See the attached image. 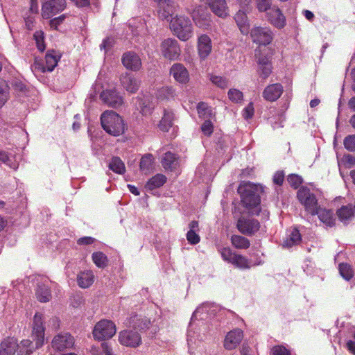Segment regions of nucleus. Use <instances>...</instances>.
I'll return each instance as SVG.
<instances>
[{"label":"nucleus","instance_id":"17","mask_svg":"<svg viewBox=\"0 0 355 355\" xmlns=\"http://www.w3.org/2000/svg\"><path fill=\"white\" fill-rule=\"evenodd\" d=\"M101 99L108 106L117 108L123 104V98L115 89H106L100 95Z\"/></svg>","mask_w":355,"mask_h":355},{"label":"nucleus","instance_id":"25","mask_svg":"<svg viewBox=\"0 0 355 355\" xmlns=\"http://www.w3.org/2000/svg\"><path fill=\"white\" fill-rule=\"evenodd\" d=\"M206 3L211 11L219 17L224 18L227 15L225 0H206Z\"/></svg>","mask_w":355,"mask_h":355},{"label":"nucleus","instance_id":"16","mask_svg":"<svg viewBox=\"0 0 355 355\" xmlns=\"http://www.w3.org/2000/svg\"><path fill=\"white\" fill-rule=\"evenodd\" d=\"M119 340L121 344L136 347L141 343V338L139 334L133 330H124L119 334Z\"/></svg>","mask_w":355,"mask_h":355},{"label":"nucleus","instance_id":"38","mask_svg":"<svg viewBox=\"0 0 355 355\" xmlns=\"http://www.w3.org/2000/svg\"><path fill=\"white\" fill-rule=\"evenodd\" d=\"M231 242L233 246L237 249H248L250 246V240L241 235H232Z\"/></svg>","mask_w":355,"mask_h":355},{"label":"nucleus","instance_id":"34","mask_svg":"<svg viewBox=\"0 0 355 355\" xmlns=\"http://www.w3.org/2000/svg\"><path fill=\"white\" fill-rule=\"evenodd\" d=\"M302 241V236L300 231L297 228L293 229L288 237L286 238L283 242V247L291 248L300 243Z\"/></svg>","mask_w":355,"mask_h":355},{"label":"nucleus","instance_id":"50","mask_svg":"<svg viewBox=\"0 0 355 355\" xmlns=\"http://www.w3.org/2000/svg\"><path fill=\"white\" fill-rule=\"evenodd\" d=\"M228 97L233 102L239 103L243 100V93L236 89H230L228 91Z\"/></svg>","mask_w":355,"mask_h":355},{"label":"nucleus","instance_id":"7","mask_svg":"<svg viewBox=\"0 0 355 355\" xmlns=\"http://www.w3.org/2000/svg\"><path fill=\"white\" fill-rule=\"evenodd\" d=\"M249 33L252 42L259 45H268L273 40L274 34L268 26H254Z\"/></svg>","mask_w":355,"mask_h":355},{"label":"nucleus","instance_id":"51","mask_svg":"<svg viewBox=\"0 0 355 355\" xmlns=\"http://www.w3.org/2000/svg\"><path fill=\"white\" fill-rule=\"evenodd\" d=\"M34 38L35 40L37 47L39 51H44L45 49L44 37L42 31H36L34 33Z\"/></svg>","mask_w":355,"mask_h":355},{"label":"nucleus","instance_id":"6","mask_svg":"<svg viewBox=\"0 0 355 355\" xmlns=\"http://www.w3.org/2000/svg\"><path fill=\"white\" fill-rule=\"evenodd\" d=\"M116 334L114 322L107 320H102L97 322L93 330V336L96 340H105L111 338Z\"/></svg>","mask_w":355,"mask_h":355},{"label":"nucleus","instance_id":"62","mask_svg":"<svg viewBox=\"0 0 355 355\" xmlns=\"http://www.w3.org/2000/svg\"><path fill=\"white\" fill-rule=\"evenodd\" d=\"M95 241H96V239L93 237L85 236V237L80 238L77 241V243L78 245H91L93 243H94Z\"/></svg>","mask_w":355,"mask_h":355},{"label":"nucleus","instance_id":"15","mask_svg":"<svg viewBox=\"0 0 355 355\" xmlns=\"http://www.w3.org/2000/svg\"><path fill=\"white\" fill-rule=\"evenodd\" d=\"M266 19L270 24L278 29L283 28L286 24V17L276 6H273L266 12Z\"/></svg>","mask_w":355,"mask_h":355},{"label":"nucleus","instance_id":"11","mask_svg":"<svg viewBox=\"0 0 355 355\" xmlns=\"http://www.w3.org/2000/svg\"><path fill=\"white\" fill-rule=\"evenodd\" d=\"M45 328L43 324L42 315L36 313L33 318L32 338L37 342V347H41L44 342Z\"/></svg>","mask_w":355,"mask_h":355},{"label":"nucleus","instance_id":"58","mask_svg":"<svg viewBox=\"0 0 355 355\" xmlns=\"http://www.w3.org/2000/svg\"><path fill=\"white\" fill-rule=\"evenodd\" d=\"M254 112L253 103L251 102L243 110V116L245 119H251L254 115Z\"/></svg>","mask_w":355,"mask_h":355},{"label":"nucleus","instance_id":"3","mask_svg":"<svg viewBox=\"0 0 355 355\" xmlns=\"http://www.w3.org/2000/svg\"><path fill=\"white\" fill-rule=\"evenodd\" d=\"M170 28L180 40L186 41L192 34V24L189 18L180 16L171 19Z\"/></svg>","mask_w":355,"mask_h":355},{"label":"nucleus","instance_id":"35","mask_svg":"<svg viewBox=\"0 0 355 355\" xmlns=\"http://www.w3.org/2000/svg\"><path fill=\"white\" fill-rule=\"evenodd\" d=\"M173 113L168 110H164V116L159 124V129L163 132H168L173 125Z\"/></svg>","mask_w":355,"mask_h":355},{"label":"nucleus","instance_id":"32","mask_svg":"<svg viewBox=\"0 0 355 355\" xmlns=\"http://www.w3.org/2000/svg\"><path fill=\"white\" fill-rule=\"evenodd\" d=\"M162 164L165 169L175 171L178 166V157L175 154L167 152L162 160Z\"/></svg>","mask_w":355,"mask_h":355},{"label":"nucleus","instance_id":"39","mask_svg":"<svg viewBox=\"0 0 355 355\" xmlns=\"http://www.w3.org/2000/svg\"><path fill=\"white\" fill-rule=\"evenodd\" d=\"M211 40L207 35H201V59L206 58L211 52Z\"/></svg>","mask_w":355,"mask_h":355},{"label":"nucleus","instance_id":"52","mask_svg":"<svg viewBox=\"0 0 355 355\" xmlns=\"http://www.w3.org/2000/svg\"><path fill=\"white\" fill-rule=\"evenodd\" d=\"M343 144L345 148L350 151V152H354L355 151V135H351L347 136L343 141Z\"/></svg>","mask_w":355,"mask_h":355},{"label":"nucleus","instance_id":"60","mask_svg":"<svg viewBox=\"0 0 355 355\" xmlns=\"http://www.w3.org/2000/svg\"><path fill=\"white\" fill-rule=\"evenodd\" d=\"M65 15H62L58 17L53 18L50 21V26L51 28L58 30V27L63 22L65 19Z\"/></svg>","mask_w":355,"mask_h":355},{"label":"nucleus","instance_id":"23","mask_svg":"<svg viewBox=\"0 0 355 355\" xmlns=\"http://www.w3.org/2000/svg\"><path fill=\"white\" fill-rule=\"evenodd\" d=\"M170 74L180 83H186L189 80V73L182 64H174L171 69Z\"/></svg>","mask_w":355,"mask_h":355},{"label":"nucleus","instance_id":"42","mask_svg":"<svg viewBox=\"0 0 355 355\" xmlns=\"http://www.w3.org/2000/svg\"><path fill=\"white\" fill-rule=\"evenodd\" d=\"M10 86L8 81L0 80V107H1L9 98Z\"/></svg>","mask_w":355,"mask_h":355},{"label":"nucleus","instance_id":"41","mask_svg":"<svg viewBox=\"0 0 355 355\" xmlns=\"http://www.w3.org/2000/svg\"><path fill=\"white\" fill-rule=\"evenodd\" d=\"M340 275L346 281H349L354 277V269L352 266L346 263H341L338 265Z\"/></svg>","mask_w":355,"mask_h":355},{"label":"nucleus","instance_id":"64","mask_svg":"<svg viewBox=\"0 0 355 355\" xmlns=\"http://www.w3.org/2000/svg\"><path fill=\"white\" fill-rule=\"evenodd\" d=\"M191 17L196 24L200 23V9L196 7L193 10Z\"/></svg>","mask_w":355,"mask_h":355},{"label":"nucleus","instance_id":"33","mask_svg":"<svg viewBox=\"0 0 355 355\" xmlns=\"http://www.w3.org/2000/svg\"><path fill=\"white\" fill-rule=\"evenodd\" d=\"M94 277V276L91 270L80 272L77 277L78 284L83 288H88L93 284Z\"/></svg>","mask_w":355,"mask_h":355},{"label":"nucleus","instance_id":"24","mask_svg":"<svg viewBox=\"0 0 355 355\" xmlns=\"http://www.w3.org/2000/svg\"><path fill=\"white\" fill-rule=\"evenodd\" d=\"M18 343L15 338L7 337L0 344V355H15Z\"/></svg>","mask_w":355,"mask_h":355},{"label":"nucleus","instance_id":"36","mask_svg":"<svg viewBox=\"0 0 355 355\" xmlns=\"http://www.w3.org/2000/svg\"><path fill=\"white\" fill-rule=\"evenodd\" d=\"M166 182V178L162 174H157L151 178L146 183L145 187L148 190H153L162 187Z\"/></svg>","mask_w":355,"mask_h":355},{"label":"nucleus","instance_id":"8","mask_svg":"<svg viewBox=\"0 0 355 355\" xmlns=\"http://www.w3.org/2000/svg\"><path fill=\"white\" fill-rule=\"evenodd\" d=\"M60 58V56L56 55L54 50H49L45 56V64L42 60H35L33 65V70L42 73L51 72L57 66Z\"/></svg>","mask_w":355,"mask_h":355},{"label":"nucleus","instance_id":"53","mask_svg":"<svg viewBox=\"0 0 355 355\" xmlns=\"http://www.w3.org/2000/svg\"><path fill=\"white\" fill-rule=\"evenodd\" d=\"M270 355H291V352L283 345H275L271 349Z\"/></svg>","mask_w":355,"mask_h":355},{"label":"nucleus","instance_id":"13","mask_svg":"<svg viewBox=\"0 0 355 355\" xmlns=\"http://www.w3.org/2000/svg\"><path fill=\"white\" fill-rule=\"evenodd\" d=\"M65 7V0H48L42 5V17L44 19H49L53 15L62 11Z\"/></svg>","mask_w":355,"mask_h":355},{"label":"nucleus","instance_id":"55","mask_svg":"<svg viewBox=\"0 0 355 355\" xmlns=\"http://www.w3.org/2000/svg\"><path fill=\"white\" fill-rule=\"evenodd\" d=\"M272 0H257V8L259 12H267L272 6H271Z\"/></svg>","mask_w":355,"mask_h":355},{"label":"nucleus","instance_id":"19","mask_svg":"<svg viewBox=\"0 0 355 355\" xmlns=\"http://www.w3.org/2000/svg\"><path fill=\"white\" fill-rule=\"evenodd\" d=\"M123 66L129 70L137 71L141 67V60L139 56L135 52L128 51L124 53L122 58Z\"/></svg>","mask_w":355,"mask_h":355},{"label":"nucleus","instance_id":"56","mask_svg":"<svg viewBox=\"0 0 355 355\" xmlns=\"http://www.w3.org/2000/svg\"><path fill=\"white\" fill-rule=\"evenodd\" d=\"M221 256L223 260L232 263L233 260V257L236 253L233 252L230 248H224L221 250Z\"/></svg>","mask_w":355,"mask_h":355},{"label":"nucleus","instance_id":"30","mask_svg":"<svg viewBox=\"0 0 355 355\" xmlns=\"http://www.w3.org/2000/svg\"><path fill=\"white\" fill-rule=\"evenodd\" d=\"M35 295L40 302H49L51 298L50 288L43 283H39L35 291Z\"/></svg>","mask_w":355,"mask_h":355},{"label":"nucleus","instance_id":"22","mask_svg":"<svg viewBox=\"0 0 355 355\" xmlns=\"http://www.w3.org/2000/svg\"><path fill=\"white\" fill-rule=\"evenodd\" d=\"M258 72L259 76L266 79L272 73V67L270 58L260 55L257 58Z\"/></svg>","mask_w":355,"mask_h":355},{"label":"nucleus","instance_id":"1","mask_svg":"<svg viewBox=\"0 0 355 355\" xmlns=\"http://www.w3.org/2000/svg\"><path fill=\"white\" fill-rule=\"evenodd\" d=\"M262 191L261 185L250 182L241 184L238 188V193L240 194L243 206L249 210L258 207L256 215H259L261 211L259 207L261 203L260 194Z\"/></svg>","mask_w":355,"mask_h":355},{"label":"nucleus","instance_id":"21","mask_svg":"<svg viewBox=\"0 0 355 355\" xmlns=\"http://www.w3.org/2000/svg\"><path fill=\"white\" fill-rule=\"evenodd\" d=\"M120 81L123 88L132 94L137 92L140 86V81L128 72L121 76Z\"/></svg>","mask_w":355,"mask_h":355},{"label":"nucleus","instance_id":"63","mask_svg":"<svg viewBox=\"0 0 355 355\" xmlns=\"http://www.w3.org/2000/svg\"><path fill=\"white\" fill-rule=\"evenodd\" d=\"M78 8H86L90 6L89 0H71Z\"/></svg>","mask_w":355,"mask_h":355},{"label":"nucleus","instance_id":"2","mask_svg":"<svg viewBox=\"0 0 355 355\" xmlns=\"http://www.w3.org/2000/svg\"><path fill=\"white\" fill-rule=\"evenodd\" d=\"M101 123L103 129L110 135L116 137L124 132L123 120L116 112H104L101 117Z\"/></svg>","mask_w":355,"mask_h":355},{"label":"nucleus","instance_id":"18","mask_svg":"<svg viewBox=\"0 0 355 355\" xmlns=\"http://www.w3.org/2000/svg\"><path fill=\"white\" fill-rule=\"evenodd\" d=\"M243 338V331L238 328L234 329L226 335L224 340V347L227 350H232L236 348Z\"/></svg>","mask_w":355,"mask_h":355},{"label":"nucleus","instance_id":"37","mask_svg":"<svg viewBox=\"0 0 355 355\" xmlns=\"http://www.w3.org/2000/svg\"><path fill=\"white\" fill-rule=\"evenodd\" d=\"M151 97L149 96H144L138 99V106L143 115L150 114L154 105L151 101Z\"/></svg>","mask_w":355,"mask_h":355},{"label":"nucleus","instance_id":"4","mask_svg":"<svg viewBox=\"0 0 355 355\" xmlns=\"http://www.w3.org/2000/svg\"><path fill=\"white\" fill-rule=\"evenodd\" d=\"M297 197L304 206L305 211L312 216H315L320 207L315 195L306 187H302L297 193Z\"/></svg>","mask_w":355,"mask_h":355},{"label":"nucleus","instance_id":"49","mask_svg":"<svg viewBox=\"0 0 355 355\" xmlns=\"http://www.w3.org/2000/svg\"><path fill=\"white\" fill-rule=\"evenodd\" d=\"M287 181L290 186L295 189L300 187L303 182L302 177L297 174H290L288 175Z\"/></svg>","mask_w":355,"mask_h":355},{"label":"nucleus","instance_id":"57","mask_svg":"<svg viewBox=\"0 0 355 355\" xmlns=\"http://www.w3.org/2000/svg\"><path fill=\"white\" fill-rule=\"evenodd\" d=\"M187 239L191 244H196L199 242L200 238L195 230H190L187 234Z\"/></svg>","mask_w":355,"mask_h":355},{"label":"nucleus","instance_id":"44","mask_svg":"<svg viewBox=\"0 0 355 355\" xmlns=\"http://www.w3.org/2000/svg\"><path fill=\"white\" fill-rule=\"evenodd\" d=\"M92 260L96 266L100 268H104L107 266V257L102 252H94L92 254Z\"/></svg>","mask_w":355,"mask_h":355},{"label":"nucleus","instance_id":"47","mask_svg":"<svg viewBox=\"0 0 355 355\" xmlns=\"http://www.w3.org/2000/svg\"><path fill=\"white\" fill-rule=\"evenodd\" d=\"M209 80L220 89H225L228 86V80L223 76L209 74Z\"/></svg>","mask_w":355,"mask_h":355},{"label":"nucleus","instance_id":"59","mask_svg":"<svg viewBox=\"0 0 355 355\" xmlns=\"http://www.w3.org/2000/svg\"><path fill=\"white\" fill-rule=\"evenodd\" d=\"M274 184L281 186L284 180V173L283 171H277L272 178Z\"/></svg>","mask_w":355,"mask_h":355},{"label":"nucleus","instance_id":"20","mask_svg":"<svg viewBox=\"0 0 355 355\" xmlns=\"http://www.w3.org/2000/svg\"><path fill=\"white\" fill-rule=\"evenodd\" d=\"M284 92V87L280 83L268 85L263 91V98L268 102H275L279 99Z\"/></svg>","mask_w":355,"mask_h":355},{"label":"nucleus","instance_id":"5","mask_svg":"<svg viewBox=\"0 0 355 355\" xmlns=\"http://www.w3.org/2000/svg\"><path fill=\"white\" fill-rule=\"evenodd\" d=\"M261 224L250 216H241L236 222V228L243 235L253 236L260 230Z\"/></svg>","mask_w":355,"mask_h":355},{"label":"nucleus","instance_id":"48","mask_svg":"<svg viewBox=\"0 0 355 355\" xmlns=\"http://www.w3.org/2000/svg\"><path fill=\"white\" fill-rule=\"evenodd\" d=\"M158 95L162 98H169L175 96L177 94L172 87L166 86L159 90Z\"/></svg>","mask_w":355,"mask_h":355},{"label":"nucleus","instance_id":"61","mask_svg":"<svg viewBox=\"0 0 355 355\" xmlns=\"http://www.w3.org/2000/svg\"><path fill=\"white\" fill-rule=\"evenodd\" d=\"M114 43V38L107 37L103 41V43L101 44V49H103L105 51H107L113 46Z\"/></svg>","mask_w":355,"mask_h":355},{"label":"nucleus","instance_id":"29","mask_svg":"<svg viewBox=\"0 0 355 355\" xmlns=\"http://www.w3.org/2000/svg\"><path fill=\"white\" fill-rule=\"evenodd\" d=\"M39 347H37V342L34 345L33 343L28 340H22L19 344H18L17 354V355H31L33 352Z\"/></svg>","mask_w":355,"mask_h":355},{"label":"nucleus","instance_id":"12","mask_svg":"<svg viewBox=\"0 0 355 355\" xmlns=\"http://www.w3.org/2000/svg\"><path fill=\"white\" fill-rule=\"evenodd\" d=\"M178 6L173 0H168L159 3L158 5V17L160 19L171 21V19H174L178 16L177 14Z\"/></svg>","mask_w":355,"mask_h":355},{"label":"nucleus","instance_id":"54","mask_svg":"<svg viewBox=\"0 0 355 355\" xmlns=\"http://www.w3.org/2000/svg\"><path fill=\"white\" fill-rule=\"evenodd\" d=\"M198 309H199V307L196 308V309L193 312V315L191 316V322H190V324H189V330H188V334H187V342H188V345H190L191 343L193 342V336H192L191 334V327L193 325V323L195 322V321L198 320L197 313L198 312Z\"/></svg>","mask_w":355,"mask_h":355},{"label":"nucleus","instance_id":"46","mask_svg":"<svg viewBox=\"0 0 355 355\" xmlns=\"http://www.w3.org/2000/svg\"><path fill=\"white\" fill-rule=\"evenodd\" d=\"M231 263L234 265L236 267L242 269L250 268L248 259L244 256L238 254L236 253L233 257V260Z\"/></svg>","mask_w":355,"mask_h":355},{"label":"nucleus","instance_id":"9","mask_svg":"<svg viewBox=\"0 0 355 355\" xmlns=\"http://www.w3.org/2000/svg\"><path fill=\"white\" fill-rule=\"evenodd\" d=\"M201 114L205 120L201 125V132L206 136H211L214 132V121H216V114L213 109L206 103L201 102Z\"/></svg>","mask_w":355,"mask_h":355},{"label":"nucleus","instance_id":"10","mask_svg":"<svg viewBox=\"0 0 355 355\" xmlns=\"http://www.w3.org/2000/svg\"><path fill=\"white\" fill-rule=\"evenodd\" d=\"M160 50L163 56L171 60H177L181 51L178 42L172 38L164 40L161 43Z\"/></svg>","mask_w":355,"mask_h":355},{"label":"nucleus","instance_id":"40","mask_svg":"<svg viewBox=\"0 0 355 355\" xmlns=\"http://www.w3.org/2000/svg\"><path fill=\"white\" fill-rule=\"evenodd\" d=\"M10 89H13L18 94H24L26 92V85L22 80L16 77H12L8 80Z\"/></svg>","mask_w":355,"mask_h":355},{"label":"nucleus","instance_id":"43","mask_svg":"<svg viewBox=\"0 0 355 355\" xmlns=\"http://www.w3.org/2000/svg\"><path fill=\"white\" fill-rule=\"evenodd\" d=\"M109 168L112 171L122 174L125 172V165L122 160L118 157H114L109 164Z\"/></svg>","mask_w":355,"mask_h":355},{"label":"nucleus","instance_id":"45","mask_svg":"<svg viewBox=\"0 0 355 355\" xmlns=\"http://www.w3.org/2000/svg\"><path fill=\"white\" fill-rule=\"evenodd\" d=\"M153 157L151 154H146L144 155L140 162V169L145 173H148L153 166Z\"/></svg>","mask_w":355,"mask_h":355},{"label":"nucleus","instance_id":"31","mask_svg":"<svg viewBox=\"0 0 355 355\" xmlns=\"http://www.w3.org/2000/svg\"><path fill=\"white\" fill-rule=\"evenodd\" d=\"M321 222L329 227H333L335 225V218L332 211L326 209H322L320 207L317 210V214Z\"/></svg>","mask_w":355,"mask_h":355},{"label":"nucleus","instance_id":"14","mask_svg":"<svg viewBox=\"0 0 355 355\" xmlns=\"http://www.w3.org/2000/svg\"><path fill=\"white\" fill-rule=\"evenodd\" d=\"M74 345L73 337L69 333L62 332L57 334L52 340V347L57 351L71 349Z\"/></svg>","mask_w":355,"mask_h":355},{"label":"nucleus","instance_id":"26","mask_svg":"<svg viewBox=\"0 0 355 355\" xmlns=\"http://www.w3.org/2000/svg\"><path fill=\"white\" fill-rule=\"evenodd\" d=\"M129 325L135 331H143L149 327L150 320L142 315H135L130 318Z\"/></svg>","mask_w":355,"mask_h":355},{"label":"nucleus","instance_id":"28","mask_svg":"<svg viewBox=\"0 0 355 355\" xmlns=\"http://www.w3.org/2000/svg\"><path fill=\"white\" fill-rule=\"evenodd\" d=\"M354 208L352 205H343L336 211L338 219L343 223H347L354 216Z\"/></svg>","mask_w":355,"mask_h":355},{"label":"nucleus","instance_id":"27","mask_svg":"<svg viewBox=\"0 0 355 355\" xmlns=\"http://www.w3.org/2000/svg\"><path fill=\"white\" fill-rule=\"evenodd\" d=\"M234 18L241 33L243 35H248L250 32V24L245 12L239 10Z\"/></svg>","mask_w":355,"mask_h":355}]
</instances>
